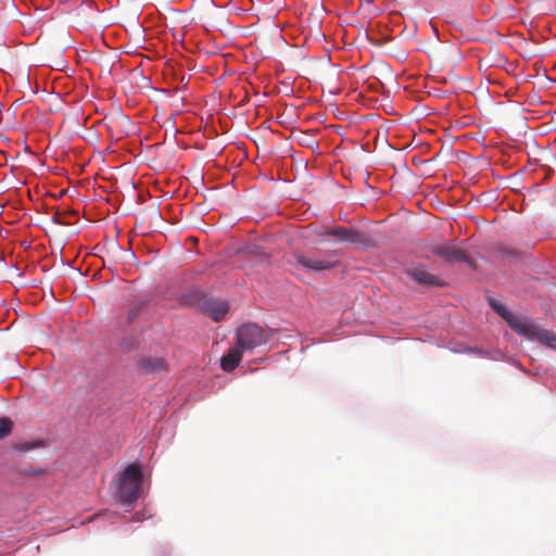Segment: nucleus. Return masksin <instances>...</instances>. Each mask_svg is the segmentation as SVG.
Listing matches in <instances>:
<instances>
[{"label": "nucleus", "mask_w": 556, "mask_h": 556, "mask_svg": "<svg viewBox=\"0 0 556 556\" xmlns=\"http://www.w3.org/2000/svg\"><path fill=\"white\" fill-rule=\"evenodd\" d=\"M242 353L243 351L238 345H236L235 348H230L220 359L222 369L225 371L235 370L241 362Z\"/></svg>", "instance_id": "9"}, {"label": "nucleus", "mask_w": 556, "mask_h": 556, "mask_svg": "<svg viewBox=\"0 0 556 556\" xmlns=\"http://www.w3.org/2000/svg\"><path fill=\"white\" fill-rule=\"evenodd\" d=\"M139 367L144 374H160L167 368L163 357L147 356L139 361Z\"/></svg>", "instance_id": "8"}, {"label": "nucleus", "mask_w": 556, "mask_h": 556, "mask_svg": "<svg viewBox=\"0 0 556 556\" xmlns=\"http://www.w3.org/2000/svg\"><path fill=\"white\" fill-rule=\"evenodd\" d=\"M490 304L492 308L507 321L508 325L510 324L511 319H515V316L509 313L503 304L497 303L494 300H492Z\"/></svg>", "instance_id": "12"}, {"label": "nucleus", "mask_w": 556, "mask_h": 556, "mask_svg": "<svg viewBox=\"0 0 556 556\" xmlns=\"http://www.w3.org/2000/svg\"><path fill=\"white\" fill-rule=\"evenodd\" d=\"M408 276H410L416 282L431 286H440V280L438 277L429 273L424 267H416L409 270Z\"/></svg>", "instance_id": "10"}, {"label": "nucleus", "mask_w": 556, "mask_h": 556, "mask_svg": "<svg viewBox=\"0 0 556 556\" xmlns=\"http://www.w3.org/2000/svg\"><path fill=\"white\" fill-rule=\"evenodd\" d=\"M536 341L548 348L556 349V334L548 330L540 329Z\"/></svg>", "instance_id": "11"}, {"label": "nucleus", "mask_w": 556, "mask_h": 556, "mask_svg": "<svg viewBox=\"0 0 556 556\" xmlns=\"http://www.w3.org/2000/svg\"><path fill=\"white\" fill-rule=\"evenodd\" d=\"M433 253L444 258L447 263H467L470 267H475L473 261L467 255V253L450 244L439 245L433 249Z\"/></svg>", "instance_id": "4"}, {"label": "nucleus", "mask_w": 556, "mask_h": 556, "mask_svg": "<svg viewBox=\"0 0 556 556\" xmlns=\"http://www.w3.org/2000/svg\"><path fill=\"white\" fill-rule=\"evenodd\" d=\"M269 340L265 331L256 324H245L236 333L237 345L244 351H252Z\"/></svg>", "instance_id": "2"}, {"label": "nucleus", "mask_w": 556, "mask_h": 556, "mask_svg": "<svg viewBox=\"0 0 556 556\" xmlns=\"http://www.w3.org/2000/svg\"><path fill=\"white\" fill-rule=\"evenodd\" d=\"M203 312L208 315L213 320L219 321L224 319L228 313V304L220 300H206L202 305Z\"/></svg>", "instance_id": "6"}, {"label": "nucleus", "mask_w": 556, "mask_h": 556, "mask_svg": "<svg viewBox=\"0 0 556 556\" xmlns=\"http://www.w3.org/2000/svg\"><path fill=\"white\" fill-rule=\"evenodd\" d=\"M509 327L520 336L528 338L529 340H536L540 332V327L536 326L532 320L528 318L511 319Z\"/></svg>", "instance_id": "5"}, {"label": "nucleus", "mask_w": 556, "mask_h": 556, "mask_svg": "<svg viewBox=\"0 0 556 556\" xmlns=\"http://www.w3.org/2000/svg\"><path fill=\"white\" fill-rule=\"evenodd\" d=\"M13 422L8 417L0 418V440L4 439L12 432Z\"/></svg>", "instance_id": "13"}, {"label": "nucleus", "mask_w": 556, "mask_h": 556, "mask_svg": "<svg viewBox=\"0 0 556 556\" xmlns=\"http://www.w3.org/2000/svg\"><path fill=\"white\" fill-rule=\"evenodd\" d=\"M320 235L331 236L336 237L341 241H348V242H358L361 241L362 233L359 231L345 228V227H330L327 228L324 232Z\"/></svg>", "instance_id": "7"}, {"label": "nucleus", "mask_w": 556, "mask_h": 556, "mask_svg": "<svg viewBox=\"0 0 556 556\" xmlns=\"http://www.w3.org/2000/svg\"><path fill=\"white\" fill-rule=\"evenodd\" d=\"M293 260V265L296 269H304L306 271L328 270L336 266L333 262L313 258L302 252H295Z\"/></svg>", "instance_id": "3"}, {"label": "nucleus", "mask_w": 556, "mask_h": 556, "mask_svg": "<svg viewBox=\"0 0 556 556\" xmlns=\"http://www.w3.org/2000/svg\"><path fill=\"white\" fill-rule=\"evenodd\" d=\"M118 500L125 505H132L141 495L143 475L138 463L125 467L114 481Z\"/></svg>", "instance_id": "1"}]
</instances>
